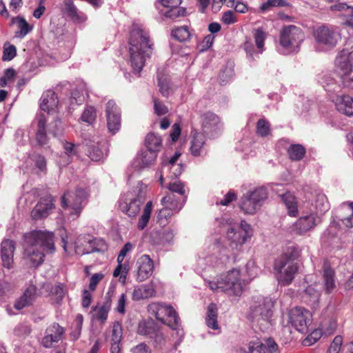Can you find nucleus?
<instances>
[{
	"instance_id": "nucleus-1",
	"label": "nucleus",
	"mask_w": 353,
	"mask_h": 353,
	"mask_svg": "<svg viewBox=\"0 0 353 353\" xmlns=\"http://www.w3.org/2000/svg\"><path fill=\"white\" fill-rule=\"evenodd\" d=\"M128 43L131 66L134 72L139 74L145 65L146 58L150 57L152 54L153 42L145 28L133 25Z\"/></svg>"
},
{
	"instance_id": "nucleus-2",
	"label": "nucleus",
	"mask_w": 353,
	"mask_h": 353,
	"mask_svg": "<svg viewBox=\"0 0 353 353\" xmlns=\"http://www.w3.org/2000/svg\"><path fill=\"white\" fill-rule=\"evenodd\" d=\"M23 258L32 266H38L43 261L44 252L52 253L55 250L52 232L35 230L24 234Z\"/></svg>"
},
{
	"instance_id": "nucleus-3",
	"label": "nucleus",
	"mask_w": 353,
	"mask_h": 353,
	"mask_svg": "<svg viewBox=\"0 0 353 353\" xmlns=\"http://www.w3.org/2000/svg\"><path fill=\"white\" fill-rule=\"evenodd\" d=\"M273 305V301L269 297L253 296L247 318L261 331L265 332L271 325Z\"/></svg>"
},
{
	"instance_id": "nucleus-4",
	"label": "nucleus",
	"mask_w": 353,
	"mask_h": 353,
	"mask_svg": "<svg viewBox=\"0 0 353 353\" xmlns=\"http://www.w3.org/2000/svg\"><path fill=\"white\" fill-rule=\"evenodd\" d=\"M206 283L212 291L223 292L230 296L241 295L246 285L239 269H232L219 276L216 281H207Z\"/></svg>"
},
{
	"instance_id": "nucleus-5",
	"label": "nucleus",
	"mask_w": 353,
	"mask_h": 353,
	"mask_svg": "<svg viewBox=\"0 0 353 353\" xmlns=\"http://www.w3.org/2000/svg\"><path fill=\"white\" fill-rule=\"evenodd\" d=\"M147 185L139 183L135 190L127 193L120 201L119 208L130 217H136L146 199Z\"/></svg>"
},
{
	"instance_id": "nucleus-6",
	"label": "nucleus",
	"mask_w": 353,
	"mask_h": 353,
	"mask_svg": "<svg viewBox=\"0 0 353 353\" xmlns=\"http://www.w3.org/2000/svg\"><path fill=\"white\" fill-rule=\"evenodd\" d=\"M223 227L226 230L225 238L232 250H238L252 236V228L245 221L239 224L232 220H227Z\"/></svg>"
},
{
	"instance_id": "nucleus-7",
	"label": "nucleus",
	"mask_w": 353,
	"mask_h": 353,
	"mask_svg": "<svg viewBox=\"0 0 353 353\" xmlns=\"http://www.w3.org/2000/svg\"><path fill=\"white\" fill-rule=\"evenodd\" d=\"M88 196L86 191L78 188L74 192L67 191L61 197V206L69 211V216L74 220L77 219L85 206Z\"/></svg>"
},
{
	"instance_id": "nucleus-8",
	"label": "nucleus",
	"mask_w": 353,
	"mask_h": 353,
	"mask_svg": "<svg viewBox=\"0 0 353 353\" xmlns=\"http://www.w3.org/2000/svg\"><path fill=\"white\" fill-rule=\"evenodd\" d=\"M268 196V193L266 188H256L242 196L239 207L245 214H254L260 210Z\"/></svg>"
},
{
	"instance_id": "nucleus-9",
	"label": "nucleus",
	"mask_w": 353,
	"mask_h": 353,
	"mask_svg": "<svg viewBox=\"0 0 353 353\" xmlns=\"http://www.w3.org/2000/svg\"><path fill=\"white\" fill-rule=\"evenodd\" d=\"M274 270L279 284L290 285L298 271L296 263L288 254H282L274 263Z\"/></svg>"
},
{
	"instance_id": "nucleus-10",
	"label": "nucleus",
	"mask_w": 353,
	"mask_h": 353,
	"mask_svg": "<svg viewBox=\"0 0 353 353\" xmlns=\"http://www.w3.org/2000/svg\"><path fill=\"white\" fill-rule=\"evenodd\" d=\"M148 310L161 323L168 325L172 329L178 327L179 317L172 306L161 303H152L148 305Z\"/></svg>"
},
{
	"instance_id": "nucleus-11",
	"label": "nucleus",
	"mask_w": 353,
	"mask_h": 353,
	"mask_svg": "<svg viewBox=\"0 0 353 353\" xmlns=\"http://www.w3.org/2000/svg\"><path fill=\"white\" fill-rule=\"evenodd\" d=\"M304 33L296 26H284L280 34V44L285 48L294 51L304 40Z\"/></svg>"
},
{
	"instance_id": "nucleus-12",
	"label": "nucleus",
	"mask_w": 353,
	"mask_h": 353,
	"mask_svg": "<svg viewBox=\"0 0 353 353\" xmlns=\"http://www.w3.org/2000/svg\"><path fill=\"white\" fill-rule=\"evenodd\" d=\"M290 322L298 332L307 334L310 331L312 324V314L307 310L303 307H295L290 312Z\"/></svg>"
},
{
	"instance_id": "nucleus-13",
	"label": "nucleus",
	"mask_w": 353,
	"mask_h": 353,
	"mask_svg": "<svg viewBox=\"0 0 353 353\" xmlns=\"http://www.w3.org/2000/svg\"><path fill=\"white\" fill-rule=\"evenodd\" d=\"M320 223L317 213L312 209L304 212L294 223L293 230L299 234H305L313 230Z\"/></svg>"
},
{
	"instance_id": "nucleus-14",
	"label": "nucleus",
	"mask_w": 353,
	"mask_h": 353,
	"mask_svg": "<svg viewBox=\"0 0 353 353\" xmlns=\"http://www.w3.org/2000/svg\"><path fill=\"white\" fill-rule=\"evenodd\" d=\"M316 41L327 48H333L337 43L339 34L333 28L321 26L314 32Z\"/></svg>"
},
{
	"instance_id": "nucleus-15",
	"label": "nucleus",
	"mask_w": 353,
	"mask_h": 353,
	"mask_svg": "<svg viewBox=\"0 0 353 353\" xmlns=\"http://www.w3.org/2000/svg\"><path fill=\"white\" fill-rule=\"evenodd\" d=\"M105 113L107 117V125L109 131L114 134L121 127V111L115 101L110 100L106 103Z\"/></svg>"
},
{
	"instance_id": "nucleus-16",
	"label": "nucleus",
	"mask_w": 353,
	"mask_h": 353,
	"mask_svg": "<svg viewBox=\"0 0 353 353\" xmlns=\"http://www.w3.org/2000/svg\"><path fill=\"white\" fill-rule=\"evenodd\" d=\"M137 274L136 280L143 282L148 279L153 273V261L147 254L141 256L136 262Z\"/></svg>"
},
{
	"instance_id": "nucleus-17",
	"label": "nucleus",
	"mask_w": 353,
	"mask_h": 353,
	"mask_svg": "<svg viewBox=\"0 0 353 353\" xmlns=\"http://www.w3.org/2000/svg\"><path fill=\"white\" fill-rule=\"evenodd\" d=\"M54 208V201L51 196L41 199L31 212V216L34 220L47 217Z\"/></svg>"
},
{
	"instance_id": "nucleus-18",
	"label": "nucleus",
	"mask_w": 353,
	"mask_h": 353,
	"mask_svg": "<svg viewBox=\"0 0 353 353\" xmlns=\"http://www.w3.org/2000/svg\"><path fill=\"white\" fill-rule=\"evenodd\" d=\"M15 250L14 242L6 239L2 241L1 245V258L2 265L4 268L11 269L13 268V256Z\"/></svg>"
},
{
	"instance_id": "nucleus-19",
	"label": "nucleus",
	"mask_w": 353,
	"mask_h": 353,
	"mask_svg": "<svg viewBox=\"0 0 353 353\" xmlns=\"http://www.w3.org/2000/svg\"><path fill=\"white\" fill-rule=\"evenodd\" d=\"M83 239L84 241L90 245V248H82L80 245H77V243H69L67 240V236L62 237V248H63L65 252L68 254H70L71 252L74 250L76 254L81 255L94 252L97 250L95 248L91 245V244L92 243V239L90 236H84Z\"/></svg>"
},
{
	"instance_id": "nucleus-20",
	"label": "nucleus",
	"mask_w": 353,
	"mask_h": 353,
	"mask_svg": "<svg viewBox=\"0 0 353 353\" xmlns=\"http://www.w3.org/2000/svg\"><path fill=\"white\" fill-rule=\"evenodd\" d=\"M161 204L164 208L159 210V216L161 218L168 219L172 216L171 211L179 212L182 208V205L175 199L174 195L169 194L161 199Z\"/></svg>"
},
{
	"instance_id": "nucleus-21",
	"label": "nucleus",
	"mask_w": 353,
	"mask_h": 353,
	"mask_svg": "<svg viewBox=\"0 0 353 353\" xmlns=\"http://www.w3.org/2000/svg\"><path fill=\"white\" fill-rule=\"evenodd\" d=\"M37 299V288L30 285L26 288L23 294L18 298L14 304V307L17 310H23L33 305Z\"/></svg>"
},
{
	"instance_id": "nucleus-22",
	"label": "nucleus",
	"mask_w": 353,
	"mask_h": 353,
	"mask_svg": "<svg viewBox=\"0 0 353 353\" xmlns=\"http://www.w3.org/2000/svg\"><path fill=\"white\" fill-rule=\"evenodd\" d=\"M63 328L58 323L50 325L46 331V335L42 339L43 345L49 348L51 347L54 343H57L63 334Z\"/></svg>"
},
{
	"instance_id": "nucleus-23",
	"label": "nucleus",
	"mask_w": 353,
	"mask_h": 353,
	"mask_svg": "<svg viewBox=\"0 0 353 353\" xmlns=\"http://www.w3.org/2000/svg\"><path fill=\"white\" fill-rule=\"evenodd\" d=\"M155 285L152 282L137 285L132 293V299L135 301L148 299L156 296Z\"/></svg>"
},
{
	"instance_id": "nucleus-24",
	"label": "nucleus",
	"mask_w": 353,
	"mask_h": 353,
	"mask_svg": "<svg viewBox=\"0 0 353 353\" xmlns=\"http://www.w3.org/2000/svg\"><path fill=\"white\" fill-rule=\"evenodd\" d=\"M201 128L204 134H209L219 130V117L212 112H206L201 116Z\"/></svg>"
},
{
	"instance_id": "nucleus-25",
	"label": "nucleus",
	"mask_w": 353,
	"mask_h": 353,
	"mask_svg": "<svg viewBox=\"0 0 353 353\" xmlns=\"http://www.w3.org/2000/svg\"><path fill=\"white\" fill-rule=\"evenodd\" d=\"M192 141L190 150L192 154H201L206 153L205 137L203 134L199 132L196 130H192Z\"/></svg>"
},
{
	"instance_id": "nucleus-26",
	"label": "nucleus",
	"mask_w": 353,
	"mask_h": 353,
	"mask_svg": "<svg viewBox=\"0 0 353 353\" xmlns=\"http://www.w3.org/2000/svg\"><path fill=\"white\" fill-rule=\"evenodd\" d=\"M277 347V344L271 339H268L265 343L252 341L249 345V353H273L276 351Z\"/></svg>"
},
{
	"instance_id": "nucleus-27",
	"label": "nucleus",
	"mask_w": 353,
	"mask_h": 353,
	"mask_svg": "<svg viewBox=\"0 0 353 353\" xmlns=\"http://www.w3.org/2000/svg\"><path fill=\"white\" fill-rule=\"evenodd\" d=\"M343 223L349 228L353 227V202H344L337 210Z\"/></svg>"
},
{
	"instance_id": "nucleus-28",
	"label": "nucleus",
	"mask_w": 353,
	"mask_h": 353,
	"mask_svg": "<svg viewBox=\"0 0 353 353\" xmlns=\"http://www.w3.org/2000/svg\"><path fill=\"white\" fill-rule=\"evenodd\" d=\"M335 63L337 70H347L353 68V47L352 50L344 49L337 56Z\"/></svg>"
},
{
	"instance_id": "nucleus-29",
	"label": "nucleus",
	"mask_w": 353,
	"mask_h": 353,
	"mask_svg": "<svg viewBox=\"0 0 353 353\" xmlns=\"http://www.w3.org/2000/svg\"><path fill=\"white\" fill-rule=\"evenodd\" d=\"M40 108L45 111L50 112L57 107L59 100L56 93L52 90H47L45 92L41 98Z\"/></svg>"
},
{
	"instance_id": "nucleus-30",
	"label": "nucleus",
	"mask_w": 353,
	"mask_h": 353,
	"mask_svg": "<svg viewBox=\"0 0 353 353\" xmlns=\"http://www.w3.org/2000/svg\"><path fill=\"white\" fill-rule=\"evenodd\" d=\"M338 111L347 116H353V98L348 95L338 97L336 101Z\"/></svg>"
},
{
	"instance_id": "nucleus-31",
	"label": "nucleus",
	"mask_w": 353,
	"mask_h": 353,
	"mask_svg": "<svg viewBox=\"0 0 353 353\" xmlns=\"http://www.w3.org/2000/svg\"><path fill=\"white\" fill-rule=\"evenodd\" d=\"M179 156H172L169 160L165 159L163 161V168H167L174 178L180 176L183 170V164L179 161Z\"/></svg>"
},
{
	"instance_id": "nucleus-32",
	"label": "nucleus",
	"mask_w": 353,
	"mask_h": 353,
	"mask_svg": "<svg viewBox=\"0 0 353 353\" xmlns=\"http://www.w3.org/2000/svg\"><path fill=\"white\" fill-rule=\"evenodd\" d=\"M145 145L150 152H159L163 147L161 137L150 132L145 137Z\"/></svg>"
},
{
	"instance_id": "nucleus-33",
	"label": "nucleus",
	"mask_w": 353,
	"mask_h": 353,
	"mask_svg": "<svg viewBox=\"0 0 353 353\" xmlns=\"http://www.w3.org/2000/svg\"><path fill=\"white\" fill-rule=\"evenodd\" d=\"M323 279L326 293H331L336 286L334 281V272L326 263H325L323 265Z\"/></svg>"
},
{
	"instance_id": "nucleus-34",
	"label": "nucleus",
	"mask_w": 353,
	"mask_h": 353,
	"mask_svg": "<svg viewBox=\"0 0 353 353\" xmlns=\"http://www.w3.org/2000/svg\"><path fill=\"white\" fill-rule=\"evenodd\" d=\"M281 199L288 210V214L290 216H296L299 210L295 196L292 194L287 192L281 196Z\"/></svg>"
},
{
	"instance_id": "nucleus-35",
	"label": "nucleus",
	"mask_w": 353,
	"mask_h": 353,
	"mask_svg": "<svg viewBox=\"0 0 353 353\" xmlns=\"http://www.w3.org/2000/svg\"><path fill=\"white\" fill-rule=\"evenodd\" d=\"M110 309V303L107 301L101 305H97L92 309V318L99 320L101 324H104L108 319Z\"/></svg>"
},
{
	"instance_id": "nucleus-36",
	"label": "nucleus",
	"mask_w": 353,
	"mask_h": 353,
	"mask_svg": "<svg viewBox=\"0 0 353 353\" xmlns=\"http://www.w3.org/2000/svg\"><path fill=\"white\" fill-rule=\"evenodd\" d=\"M62 12L75 21H81V17L72 0H63Z\"/></svg>"
},
{
	"instance_id": "nucleus-37",
	"label": "nucleus",
	"mask_w": 353,
	"mask_h": 353,
	"mask_svg": "<svg viewBox=\"0 0 353 353\" xmlns=\"http://www.w3.org/2000/svg\"><path fill=\"white\" fill-rule=\"evenodd\" d=\"M11 24H16L19 30L16 32V35L18 37H24L32 30V26L22 17H12Z\"/></svg>"
},
{
	"instance_id": "nucleus-38",
	"label": "nucleus",
	"mask_w": 353,
	"mask_h": 353,
	"mask_svg": "<svg viewBox=\"0 0 353 353\" xmlns=\"http://www.w3.org/2000/svg\"><path fill=\"white\" fill-rule=\"evenodd\" d=\"M171 35L175 40L179 42L188 41L191 37L189 28L187 26L173 28L171 31Z\"/></svg>"
},
{
	"instance_id": "nucleus-39",
	"label": "nucleus",
	"mask_w": 353,
	"mask_h": 353,
	"mask_svg": "<svg viewBox=\"0 0 353 353\" xmlns=\"http://www.w3.org/2000/svg\"><path fill=\"white\" fill-rule=\"evenodd\" d=\"M256 134L261 138H266L272 135L271 124L265 119H260L256 124Z\"/></svg>"
},
{
	"instance_id": "nucleus-40",
	"label": "nucleus",
	"mask_w": 353,
	"mask_h": 353,
	"mask_svg": "<svg viewBox=\"0 0 353 353\" xmlns=\"http://www.w3.org/2000/svg\"><path fill=\"white\" fill-rule=\"evenodd\" d=\"M205 321L208 327L213 330L219 329V324L217 322V307L215 304L211 303L208 306Z\"/></svg>"
},
{
	"instance_id": "nucleus-41",
	"label": "nucleus",
	"mask_w": 353,
	"mask_h": 353,
	"mask_svg": "<svg viewBox=\"0 0 353 353\" xmlns=\"http://www.w3.org/2000/svg\"><path fill=\"white\" fill-rule=\"evenodd\" d=\"M46 119L41 116L38 121V129L36 134V139L39 145H44L48 142V137L46 131Z\"/></svg>"
},
{
	"instance_id": "nucleus-42",
	"label": "nucleus",
	"mask_w": 353,
	"mask_h": 353,
	"mask_svg": "<svg viewBox=\"0 0 353 353\" xmlns=\"http://www.w3.org/2000/svg\"><path fill=\"white\" fill-rule=\"evenodd\" d=\"M320 297V292L318 290L315 289L313 286L309 285L305 290L304 299L305 301L308 302L311 305L315 307L317 305Z\"/></svg>"
},
{
	"instance_id": "nucleus-43",
	"label": "nucleus",
	"mask_w": 353,
	"mask_h": 353,
	"mask_svg": "<svg viewBox=\"0 0 353 353\" xmlns=\"http://www.w3.org/2000/svg\"><path fill=\"white\" fill-rule=\"evenodd\" d=\"M156 160V156H137L132 166L136 169L146 168L152 164Z\"/></svg>"
},
{
	"instance_id": "nucleus-44",
	"label": "nucleus",
	"mask_w": 353,
	"mask_h": 353,
	"mask_svg": "<svg viewBox=\"0 0 353 353\" xmlns=\"http://www.w3.org/2000/svg\"><path fill=\"white\" fill-rule=\"evenodd\" d=\"M157 79L158 85L159 87V92L163 97H168L170 90L169 78L164 74L158 73Z\"/></svg>"
},
{
	"instance_id": "nucleus-45",
	"label": "nucleus",
	"mask_w": 353,
	"mask_h": 353,
	"mask_svg": "<svg viewBox=\"0 0 353 353\" xmlns=\"http://www.w3.org/2000/svg\"><path fill=\"white\" fill-rule=\"evenodd\" d=\"M152 208V202L148 201L143 209V214L140 217L137 224V227L139 230H143L145 227L147 225L150 218Z\"/></svg>"
},
{
	"instance_id": "nucleus-46",
	"label": "nucleus",
	"mask_w": 353,
	"mask_h": 353,
	"mask_svg": "<svg viewBox=\"0 0 353 353\" xmlns=\"http://www.w3.org/2000/svg\"><path fill=\"white\" fill-rule=\"evenodd\" d=\"M314 208L318 212L323 213L329 209V203L326 196L323 194H317L314 203Z\"/></svg>"
},
{
	"instance_id": "nucleus-47",
	"label": "nucleus",
	"mask_w": 353,
	"mask_h": 353,
	"mask_svg": "<svg viewBox=\"0 0 353 353\" xmlns=\"http://www.w3.org/2000/svg\"><path fill=\"white\" fill-rule=\"evenodd\" d=\"M156 327L152 320L141 321L138 327V332L142 335H150L154 333Z\"/></svg>"
},
{
	"instance_id": "nucleus-48",
	"label": "nucleus",
	"mask_w": 353,
	"mask_h": 353,
	"mask_svg": "<svg viewBox=\"0 0 353 353\" xmlns=\"http://www.w3.org/2000/svg\"><path fill=\"white\" fill-rule=\"evenodd\" d=\"M345 87L353 89V68L337 70Z\"/></svg>"
},
{
	"instance_id": "nucleus-49",
	"label": "nucleus",
	"mask_w": 353,
	"mask_h": 353,
	"mask_svg": "<svg viewBox=\"0 0 353 353\" xmlns=\"http://www.w3.org/2000/svg\"><path fill=\"white\" fill-rule=\"evenodd\" d=\"M97 118V112L95 108L91 105H87L83 112L80 119L83 122L92 124Z\"/></svg>"
},
{
	"instance_id": "nucleus-50",
	"label": "nucleus",
	"mask_w": 353,
	"mask_h": 353,
	"mask_svg": "<svg viewBox=\"0 0 353 353\" xmlns=\"http://www.w3.org/2000/svg\"><path fill=\"white\" fill-rule=\"evenodd\" d=\"M16 71L13 68L6 69L3 75L0 77V87H6L9 83L14 81Z\"/></svg>"
},
{
	"instance_id": "nucleus-51",
	"label": "nucleus",
	"mask_w": 353,
	"mask_h": 353,
	"mask_svg": "<svg viewBox=\"0 0 353 353\" xmlns=\"http://www.w3.org/2000/svg\"><path fill=\"white\" fill-rule=\"evenodd\" d=\"M17 55V48L12 44H5L3 46L2 60L9 61L13 59Z\"/></svg>"
},
{
	"instance_id": "nucleus-52",
	"label": "nucleus",
	"mask_w": 353,
	"mask_h": 353,
	"mask_svg": "<svg viewBox=\"0 0 353 353\" xmlns=\"http://www.w3.org/2000/svg\"><path fill=\"white\" fill-rule=\"evenodd\" d=\"M286 6H288V3L285 0H267L261 6L260 9L265 12L272 7H285Z\"/></svg>"
},
{
	"instance_id": "nucleus-53",
	"label": "nucleus",
	"mask_w": 353,
	"mask_h": 353,
	"mask_svg": "<svg viewBox=\"0 0 353 353\" xmlns=\"http://www.w3.org/2000/svg\"><path fill=\"white\" fill-rule=\"evenodd\" d=\"M123 337L121 324L119 322H114L112 330V342H121Z\"/></svg>"
},
{
	"instance_id": "nucleus-54",
	"label": "nucleus",
	"mask_w": 353,
	"mask_h": 353,
	"mask_svg": "<svg viewBox=\"0 0 353 353\" xmlns=\"http://www.w3.org/2000/svg\"><path fill=\"white\" fill-rule=\"evenodd\" d=\"M153 103L154 113L157 116H163L168 112V108L159 99L156 97L153 98Z\"/></svg>"
},
{
	"instance_id": "nucleus-55",
	"label": "nucleus",
	"mask_w": 353,
	"mask_h": 353,
	"mask_svg": "<svg viewBox=\"0 0 353 353\" xmlns=\"http://www.w3.org/2000/svg\"><path fill=\"white\" fill-rule=\"evenodd\" d=\"M186 14V9L182 7L172 8L167 11L165 16L168 18L175 19L180 17H184Z\"/></svg>"
},
{
	"instance_id": "nucleus-56",
	"label": "nucleus",
	"mask_w": 353,
	"mask_h": 353,
	"mask_svg": "<svg viewBox=\"0 0 353 353\" xmlns=\"http://www.w3.org/2000/svg\"><path fill=\"white\" fill-rule=\"evenodd\" d=\"M31 332L30 325L25 323L17 325L14 329V334L19 337H26Z\"/></svg>"
},
{
	"instance_id": "nucleus-57",
	"label": "nucleus",
	"mask_w": 353,
	"mask_h": 353,
	"mask_svg": "<svg viewBox=\"0 0 353 353\" xmlns=\"http://www.w3.org/2000/svg\"><path fill=\"white\" fill-rule=\"evenodd\" d=\"M159 236V243L165 244L170 243L174 237V234L172 230H162L157 233Z\"/></svg>"
},
{
	"instance_id": "nucleus-58",
	"label": "nucleus",
	"mask_w": 353,
	"mask_h": 353,
	"mask_svg": "<svg viewBox=\"0 0 353 353\" xmlns=\"http://www.w3.org/2000/svg\"><path fill=\"white\" fill-rule=\"evenodd\" d=\"M50 293L55 297L57 303H59L65 295L63 285L59 283L52 286Z\"/></svg>"
},
{
	"instance_id": "nucleus-59",
	"label": "nucleus",
	"mask_w": 353,
	"mask_h": 353,
	"mask_svg": "<svg viewBox=\"0 0 353 353\" xmlns=\"http://www.w3.org/2000/svg\"><path fill=\"white\" fill-rule=\"evenodd\" d=\"M342 344V337L341 336H335L327 350L328 353H339Z\"/></svg>"
},
{
	"instance_id": "nucleus-60",
	"label": "nucleus",
	"mask_w": 353,
	"mask_h": 353,
	"mask_svg": "<svg viewBox=\"0 0 353 353\" xmlns=\"http://www.w3.org/2000/svg\"><path fill=\"white\" fill-rule=\"evenodd\" d=\"M167 188L172 192L179 194L180 195H184L185 194V189H184V185L183 183L180 181H176L172 183H170Z\"/></svg>"
},
{
	"instance_id": "nucleus-61",
	"label": "nucleus",
	"mask_w": 353,
	"mask_h": 353,
	"mask_svg": "<svg viewBox=\"0 0 353 353\" xmlns=\"http://www.w3.org/2000/svg\"><path fill=\"white\" fill-rule=\"evenodd\" d=\"M265 37V33L262 29L259 28L256 30L254 33V40L256 46L259 50H262L263 48Z\"/></svg>"
},
{
	"instance_id": "nucleus-62",
	"label": "nucleus",
	"mask_w": 353,
	"mask_h": 353,
	"mask_svg": "<svg viewBox=\"0 0 353 353\" xmlns=\"http://www.w3.org/2000/svg\"><path fill=\"white\" fill-rule=\"evenodd\" d=\"M181 134V127L178 123L172 125L170 132V137L172 143H176Z\"/></svg>"
},
{
	"instance_id": "nucleus-63",
	"label": "nucleus",
	"mask_w": 353,
	"mask_h": 353,
	"mask_svg": "<svg viewBox=\"0 0 353 353\" xmlns=\"http://www.w3.org/2000/svg\"><path fill=\"white\" fill-rule=\"evenodd\" d=\"M104 274L101 272L94 274L90 280L89 288L91 291L95 290L99 283L103 280Z\"/></svg>"
},
{
	"instance_id": "nucleus-64",
	"label": "nucleus",
	"mask_w": 353,
	"mask_h": 353,
	"mask_svg": "<svg viewBox=\"0 0 353 353\" xmlns=\"http://www.w3.org/2000/svg\"><path fill=\"white\" fill-rule=\"evenodd\" d=\"M83 101V97L80 94L78 90H74L71 93L70 105L73 108L75 105H80Z\"/></svg>"
}]
</instances>
